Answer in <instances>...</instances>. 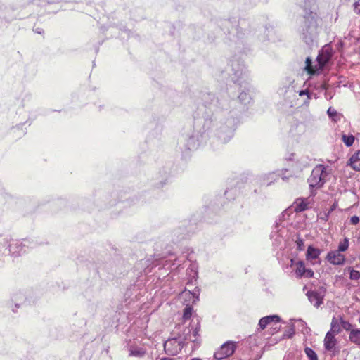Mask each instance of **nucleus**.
Here are the masks:
<instances>
[{
    "mask_svg": "<svg viewBox=\"0 0 360 360\" xmlns=\"http://www.w3.org/2000/svg\"><path fill=\"white\" fill-rule=\"evenodd\" d=\"M231 102L225 99L215 101L213 94L203 93L194 115L195 124H202V133L213 131L221 142H228L233 136L236 119L231 117L224 123L218 109L225 115L229 112Z\"/></svg>",
    "mask_w": 360,
    "mask_h": 360,
    "instance_id": "obj_1",
    "label": "nucleus"
},
{
    "mask_svg": "<svg viewBox=\"0 0 360 360\" xmlns=\"http://www.w3.org/2000/svg\"><path fill=\"white\" fill-rule=\"evenodd\" d=\"M304 13L298 20V32L308 45L312 44L319 34V18L316 13V0H304Z\"/></svg>",
    "mask_w": 360,
    "mask_h": 360,
    "instance_id": "obj_2",
    "label": "nucleus"
},
{
    "mask_svg": "<svg viewBox=\"0 0 360 360\" xmlns=\"http://www.w3.org/2000/svg\"><path fill=\"white\" fill-rule=\"evenodd\" d=\"M309 202L310 200L309 198H297L293 202L291 207L286 209L281 213L278 219L276 221L270 235L271 239L276 245H280L284 239V235L286 232L285 225L288 224V222L285 221L290 219V216L293 214V211L301 212L307 210Z\"/></svg>",
    "mask_w": 360,
    "mask_h": 360,
    "instance_id": "obj_3",
    "label": "nucleus"
},
{
    "mask_svg": "<svg viewBox=\"0 0 360 360\" xmlns=\"http://www.w3.org/2000/svg\"><path fill=\"white\" fill-rule=\"evenodd\" d=\"M226 72L234 84H238L240 87L244 84L245 90L240 93L238 99L244 105L250 103L251 97L248 88V75L243 63L238 58H233L227 65Z\"/></svg>",
    "mask_w": 360,
    "mask_h": 360,
    "instance_id": "obj_4",
    "label": "nucleus"
},
{
    "mask_svg": "<svg viewBox=\"0 0 360 360\" xmlns=\"http://www.w3.org/2000/svg\"><path fill=\"white\" fill-rule=\"evenodd\" d=\"M334 53L335 51L330 43L324 45L319 51L314 61L310 57L306 58L304 70L310 75L320 74L330 65Z\"/></svg>",
    "mask_w": 360,
    "mask_h": 360,
    "instance_id": "obj_5",
    "label": "nucleus"
},
{
    "mask_svg": "<svg viewBox=\"0 0 360 360\" xmlns=\"http://www.w3.org/2000/svg\"><path fill=\"white\" fill-rule=\"evenodd\" d=\"M332 176L333 172L330 167L323 165H316L307 179L311 196H314L316 193L315 190L321 188Z\"/></svg>",
    "mask_w": 360,
    "mask_h": 360,
    "instance_id": "obj_6",
    "label": "nucleus"
},
{
    "mask_svg": "<svg viewBox=\"0 0 360 360\" xmlns=\"http://www.w3.org/2000/svg\"><path fill=\"white\" fill-rule=\"evenodd\" d=\"M200 323L198 321L196 323H193L188 327L183 324H178L173 330L172 335L178 338L184 344H185V341L187 340L198 344L200 343Z\"/></svg>",
    "mask_w": 360,
    "mask_h": 360,
    "instance_id": "obj_7",
    "label": "nucleus"
},
{
    "mask_svg": "<svg viewBox=\"0 0 360 360\" xmlns=\"http://www.w3.org/2000/svg\"><path fill=\"white\" fill-rule=\"evenodd\" d=\"M36 244L29 239H23L22 241L12 240L9 242L7 247L1 250V255H10L11 257H18L25 253L28 248H33Z\"/></svg>",
    "mask_w": 360,
    "mask_h": 360,
    "instance_id": "obj_8",
    "label": "nucleus"
},
{
    "mask_svg": "<svg viewBox=\"0 0 360 360\" xmlns=\"http://www.w3.org/2000/svg\"><path fill=\"white\" fill-rule=\"evenodd\" d=\"M200 141L199 139V132L192 131L191 132L183 134L179 139V148L184 155H188L191 151L195 150Z\"/></svg>",
    "mask_w": 360,
    "mask_h": 360,
    "instance_id": "obj_9",
    "label": "nucleus"
},
{
    "mask_svg": "<svg viewBox=\"0 0 360 360\" xmlns=\"http://www.w3.org/2000/svg\"><path fill=\"white\" fill-rule=\"evenodd\" d=\"M184 345L185 344L181 340L172 335L171 338L165 342L164 350L168 355L176 356L181 351Z\"/></svg>",
    "mask_w": 360,
    "mask_h": 360,
    "instance_id": "obj_10",
    "label": "nucleus"
},
{
    "mask_svg": "<svg viewBox=\"0 0 360 360\" xmlns=\"http://www.w3.org/2000/svg\"><path fill=\"white\" fill-rule=\"evenodd\" d=\"M307 125L302 122H297L291 124L289 135L296 142L302 141L306 136Z\"/></svg>",
    "mask_w": 360,
    "mask_h": 360,
    "instance_id": "obj_11",
    "label": "nucleus"
},
{
    "mask_svg": "<svg viewBox=\"0 0 360 360\" xmlns=\"http://www.w3.org/2000/svg\"><path fill=\"white\" fill-rule=\"evenodd\" d=\"M236 344L233 341L224 343L214 354L216 360H222L231 356L236 350Z\"/></svg>",
    "mask_w": 360,
    "mask_h": 360,
    "instance_id": "obj_12",
    "label": "nucleus"
},
{
    "mask_svg": "<svg viewBox=\"0 0 360 360\" xmlns=\"http://www.w3.org/2000/svg\"><path fill=\"white\" fill-rule=\"evenodd\" d=\"M338 324V320L333 316L331 322V329L328 331L324 339V347L328 351L332 350L336 345V339L335 338V327Z\"/></svg>",
    "mask_w": 360,
    "mask_h": 360,
    "instance_id": "obj_13",
    "label": "nucleus"
},
{
    "mask_svg": "<svg viewBox=\"0 0 360 360\" xmlns=\"http://www.w3.org/2000/svg\"><path fill=\"white\" fill-rule=\"evenodd\" d=\"M25 299V295L22 292L18 291L13 292L11 297L9 307L13 312H15L16 311L14 308H13V305L14 304L15 308H19L20 305L24 303Z\"/></svg>",
    "mask_w": 360,
    "mask_h": 360,
    "instance_id": "obj_14",
    "label": "nucleus"
},
{
    "mask_svg": "<svg viewBox=\"0 0 360 360\" xmlns=\"http://www.w3.org/2000/svg\"><path fill=\"white\" fill-rule=\"evenodd\" d=\"M129 356L135 358H143L146 354V349L143 347H141L134 344L127 346Z\"/></svg>",
    "mask_w": 360,
    "mask_h": 360,
    "instance_id": "obj_15",
    "label": "nucleus"
},
{
    "mask_svg": "<svg viewBox=\"0 0 360 360\" xmlns=\"http://www.w3.org/2000/svg\"><path fill=\"white\" fill-rule=\"evenodd\" d=\"M281 319L278 315H269L260 319L258 326L260 330H264L271 323H279Z\"/></svg>",
    "mask_w": 360,
    "mask_h": 360,
    "instance_id": "obj_16",
    "label": "nucleus"
},
{
    "mask_svg": "<svg viewBox=\"0 0 360 360\" xmlns=\"http://www.w3.org/2000/svg\"><path fill=\"white\" fill-rule=\"evenodd\" d=\"M356 172L360 171V150L355 152L349 159L347 164Z\"/></svg>",
    "mask_w": 360,
    "mask_h": 360,
    "instance_id": "obj_17",
    "label": "nucleus"
},
{
    "mask_svg": "<svg viewBox=\"0 0 360 360\" xmlns=\"http://www.w3.org/2000/svg\"><path fill=\"white\" fill-rule=\"evenodd\" d=\"M151 264V260L149 259H141L135 266V268L140 274L143 272L145 274H148L151 272V269L149 268Z\"/></svg>",
    "mask_w": 360,
    "mask_h": 360,
    "instance_id": "obj_18",
    "label": "nucleus"
},
{
    "mask_svg": "<svg viewBox=\"0 0 360 360\" xmlns=\"http://www.w3.org/2000/svg\"><path fill=\"white\" fill-rule=\"evenodd\" d=\"M307 297L314 307H318L322 303V297L321 295L316 291H309L307 292Z\"/></svg>",
    "mask_w": 360,
    "mask_h": 360,
    "instance_id": "obj_19",
    "label": "nucleus"
},
{
    "mask_svg": "<svg viewBox=\"0 0 360 360\" xmlns=\"http://www.w3.org/2000/svg\"><path fill=\"white\" fill-rule=\"evenodd\" d=\"M200 289L195 288L192 292L190 290H184L182 292V296L188 297L193 304L196 303L199 300Z\"/></svg>",
    "mask_w": 360,
    "mask_h": 360,
    "instance_id": "obj_20",
    "label": "nucleus"
},
{
    "mask_svg": "<svg viewBox=\"0 0 360 360\" xmlns=\"http://www.w3.org/2000/svg\"><path fill=\"white\" fill-rule=\"evenodd\" d=\"M321 253V250L320 249L316 248L312 245H309L307 248L306 258L308 261L318 259L319 255Z\"/></svg>",
    "mask_w": 360,
    "mask_h": 360,
    "instance_id": "obj_21",
    "label": "nucleus"
},
{
    "mask_svg": "<svg viewBox=\"0 0 360 360\" xmlns=\"http://www.w3.org/2000/svg\"><path fill=\"white\" fill-rule=\"evenodd\" d=\"M349 338L352 343L360 345V329L352 330L349 334Z\"/></svg>",
    "mask_w": 360,
    "mask_h": 360,
    "instance_id": "obj_22",
    "label": "nucleus"
},
{
    "mask_svg": "<svg viewBox=\"0 0 360 360\" xmlns=\"http://www.w3.org/2000/svg\"><path fill=\"white\" fill-rule=\"evenodd\" d=\"M326 262L333 265L338 264V250L330 251L326 257Z\"/></svg>",
    "mask_w": 360,
    "mask_h": 360,
    "instance_id": "obj_23",
    "label": "nucleus"
},
{
    "mask_svg": "<svg viewBox=\"0 0 360 360\" xmlns=\"http://www.w3.org/2000/svg\"><path fill=\"white\" fill-rule=\"evenodd\" d=\"M305 265L304 262L302 260L298 261L296 263V269H295V274L297 277L301 278L303 277L305 271Z\"/></svg>",
    "mask_w": 360,
    "mask_h": 360,
    "instance_id": "obj_24",
    "label": "nucleus"
},
{
    "mask_svg": "<svg viewBox=\"0 0 360 360\" xmlns=\"http://www.w3.org/2000/svg\"><path fill=\"white\" fill-rule=\"evenodd\" d=\"M292 321L297 322L299 323V326L302 327L301 332L303 334H309L311 332V329L307 326L306 322L302 319H290V321Z\"/></svg>",
    "mask_w": 360,
    "mask_h": 360,
    "instance_id": "obj_25",
    "label": "nucleus"
},
{
    "mask_svg": "<svg viewBox=\"0 0 360 360\" xmlns=\"http://www.w3.org/2000/svg\"><path fill=\"white\" fill-rule=\"evenodd\" d=\"M187 274L192 278L196 279L198 276V266L195 263L191 264L190 266L187 269Z\"/></svg>",
    "mask_w": 360,
    "mask_h": 360,
    "instance_id": "obj_26",
    "label": "nucleus"
},
{
    "mask_svg": "<svg viewBox=\"0 0 360 360\" xmlns=\"http://www.w3.org/2000/svg\"><path fill=\"white\" fill-rule=\"evenodd\" d=\"M354 139H355V137L352 134H350V135L342 134V140L347 147L352 146L354 142Z\"/></svg>",
    "mask_w": 360,
    "mask_h": 360,
    "instance_id": "obj_27",
    "label": "nucleus"
},
{
    "mask_svg": "<svg viewBox=\"0 0 360 360\" xmlns=\"http://www.w3.org/2000/svg\"><path fill=\"white\" fill-rule=\"evenodd\" d=\"M296 244V249L297 251H302L304 250V239L300 237L299 234L295 236V239H293Z\"/></svg>",
    "mask_w": 360,
    "mask_h": 360,
    "instance_id": "obj_28",
    "label": "nucleus"
},
{
    "mask_svg": "<svg viewBox=\"0 0 360 360\" xmlns=\"http://www.w3.org/2000/svg\"><path fill=\"white\" fill-rule=\"evenodd\" d=\"M341 327L345 330L351 332L352 330H354L352 325L348 321L342 320V318H339V328Z\"/></svg>",
    "mask_w": 360,
    "mask_h": 360,
    "instance_id": "obj_29",
    "label": "nucleus"
},
{
    "mask_svg": "<svg viewBox=\"0 0 360 360\" xmlns=\"http://www.w3.org/2000/svg\"><path fill=\"white\" fill-rule=\"evenodd\" d=\"M304 352L309 358V360H318L316 352L311 348L306 347L304 349Z\"/></svg>",
    "mask_w": 360,
    "mask_h": 360,
    "instance_id": "obj_30",
    "label": "nucleus"
},
{
    "mask_svg": "<svg viewBox=\"0 0 360 360\" xmlns=\"http://www.w3.org/2000/svg\"><path fill=\"white\" fill-rule=\"evenodd\" d=\"M265 32H267L266 35L262 37L259 39L262 41H265L266 40H270L272 34L274 33L273 27H265Z\"/></svg>",
    "mask_w": 360,
    "mask_h": 360,
    "instance_id": "obj_31",
    "label": "nucleus"
},
{
    "mask_svg": "<svg viewBox=\"0 0 360 360\" xmlns=\"http://www.w3.org/2000/svg\"><path fill=\"white\" fill-rule=\"evenodd\" d=\"M192 311H193L192 307L188 306L187 304L186 307L184 309L183 319L184 320L189 319L192 316Z\"/></svg>",
    "mask_w": 360,
    "mask_h": 360,
    "instance_id": "obj_32",
    "label": "nucleus"
},
{
    "mask_svg": "<svg viewBox=\"0 0 360 360\" xmlns=\"http://www.w3.org/2000/svg\"><path fill=\"white\" fill-rule=\"evenodd\" d=\"M349 278L352 280H358L360 278V272L356 270L349 268Z\"/></svg>",
    "mask_w": 360,
    "mask_h": 360,
    "instance_id": "obj_33",
    "label": "nucleus"
},
{
    "mask_svg": "<svg viewBox=\"0 0 360 360\" xmlns=\"http://www.w3.org/2000/svg\"><path fill=\"white\" fill-rule=\"evenodd\" d=\"M327 113L332 120L334 122L337 121L338 112L335 108L330 107L327 110Z\"/></svg>",
    "mask_w": 360,
    "mask_h": 360,
    "instance_id": "obj_34",
    "label": "nucleus"
},
{
    "mask_svg": "<svg viewBox=\"0 0 360 360\" xmlns=\"http://www.w3.org/2000/svg\"><path fill=\"white\" fill-rule=\"evenodd\" d=\"M295 333V326L292 324L288 330H286L283 334L285 338H292Z\"/></svg>",
    "mask_w": 360,
    "mask_h": 360,
    "instance_id": "obj_35",
    "label": "nucleus"
},
{
    "mask_svg": "<svg viewBox=\"0 0 360 360\" xmlns=\"http://www.w3.org/2000/svg\"><path fill=\"white\" fill-rule=\"evenodd\" d=\"M349 246L348 238H345L343 242L339 243V252L345 251Z\"/></svg>",
    "mask_w": 360,
    "mask_h": 360,
    "instance_id": "obj_36",
    "label": "nucleus"
},
{
    "mask_svg": "<svg viewBox=\"0 0 360 360\" xmlns=\"http://www.w3.org/2000/svg\"><path fill=\"white\" fill-rule=\"evenodd\" d=\"M353 6L354 12L360 15V0L354 2Z\"/></svg>",
    "mask_w": 360,
    "mask_h": 360,
    "instance_id": "obj_37",
    "label": "nucleus"
},
{
    "mask_svg": "<svg viewBox=\"0 0 360 360\" xmlns=\"http://www.w3.org/2000/svg\"><path fill=\"white\" fill-rule=\"evenodd\" d=\"M314 276V271L310 269H305L304 274L303 277L311 278Z\"/></svg>",
    "mask_w": 360,
    "mask_h": 360,
    "instance_id": "obj_38",
    "label": "nucleus"
},
{
    "mask_svg": "<svg viewBox=\"0 0 360 360\" xmlns=\"http://www.w3.org/2000/svg\"><path fill=\"white\" fill-rule=\"evenodd\" d=\"M350 222L352 224L356 225L359 222V218L357 216H353L350 218Z\"/></svg>",
    "mask_w": 360,
    "mask_h": 360,
    "instance_id": "obj_39",
    "label": "nucleus"
},
{
    "mask_svg": "<svg viewBox=\"0 0 360 360\" xmlns=\"http://www.w3.org/2000/svg\"><path fill=\"white\" fill-rule=\"evenodd\" d=\"M309 91L308 90H301L299 91V95L300 96H302L304 95H307V96L309 97Z\"/></svg>",
    "mask_w": 360,
    "mask_h": 360,
    "instance_id": "obj_40",
    "label": "nucleus"
},
{
    "mask_svg": "<svg viewBox=\"0 0 360 360\" xmlns=\"http://www.w3.org/2000/svg\"><path fill=\"white\" fill-rule=\"evenodd\" d=\"M344 262H345L344 256L339 253V262H338L339 265L342 264Z\"/></svg>",
    "mask_w": 360,
    "mask_h": 360,
    "instance_id": "obj_41",
    "label": "nucleus"
},
{
    "mask_svg": "<svg viewBox=\"0 0 360 360\" xmlns=\"http://www.w3.org/2000/svg\"><path fill=\"white\" fill-rule=\"evenodd\" d=\"M34 32H35L36 33L41 34V33L42 32V29H41V28H36V29L34 30Z\"/></svg>",
    "mask_w": 360,
    "mask_h": 360,
    "instance_id": "obj_42",
    "label": "nucleus"
},
{
    "mask_svg": "<svg viewBox=\"0 0 360 360\" xmlns=\"http://www.w3.org/2000/svg\"><path fill=\"white\" fill-rule=\"evenodd\" d=\"M335 205H336V203L334 202L333 205H332L331 208L330 209L329 212H328V214H330V212L333 210H334L335 207Z\"/></svg>",
    "mask_w": 360,
    "mask_h": 360,
    "instance_id": "obj_43",
    "label": "nucleus"
},
{
    "mask_svg": "<svg viewBox=\"0 0 360 360\" xmlns=\"http://www.w3.org/2000/svg\"><path fill=\"white\" fill-rule=\"evenodd\" d=\"M160 360H174V359L172 358H169V357H162Z\"/></svg>",
    "mask_w": 360,
    "mask_h": 360,
    "instance_id": "obj_44",
    "label": "nucleus"
},
{
    "mask_svg": "<svg viewBox=\"0 0 360 360\" xmlns=\"http://www.w3.org/2000/svg\"><path fill=\"white\" fill-rule=\"evenodd\" d=\"M269 175L272 176V178L276 176L274 173L269 174Z\"/></svg>",
    "mask_w": 360,
    "mask_h": 360,
    "instance_id": "obj_45",
    "label": "nucleus"
},
{
    "mask_svg": "<svg viewBox=\"0 0 360 360\" xmlns=\"http://www.w3.org/2000/svg\"><path fill=\"white\" fill-rule=\"evenodd\" d=\"M166 181H167V179H165L163 182H161V186H163L164 184H166Z\"/></svg>",
    "mask_w": 360,
    "mask_h": 360,
    "instance_id": "obj_46",
    "label": "nucleus"
},
{
    "mask_svg": "<svg viewBox=\"0 0 360 360\" xmlns=\"http://www.w3.org/2000/svg\"><path fill=\"white\" fill-rule=\"evenodd\" d=\"M191 360H201L200 358H193Z\"/></svg>",
    "mask_w": 360,
    "mask_h": 360,
    "instance_id": "obj_47",
    "label": "nucleus"
},
{
    "mask_svg": "<svg viewBox=\"0 0 360 360\" xmlns=\"http://www.w3.org/2000/svg\"><path fill=\"white\" fill-rule=\"evenodd\" d=\"M338 46H339V47H340V46H342V42H341V41H339Z\"/></svg>",
    "mask_w": 360,
    "mask_h": 360,
    "instance_id": "obj_48",
    "label": "nucleus"
},
{
    "mask_svg": "<svg viewBox=\"0 0 360 360\" xmlns=\"http://www.w3.org/2000/svg\"><path fill=\"white\" fill-rule=\"evenodd\" d=\"M341 82H342L339 79V82H338L339 85L340 84Z\"/></svg>",
    "mask_w": 360,
    "mask_h": 360,
    "instance_id": "obj_49",
    "label": "nucleus"
},
{
    "mask_svg": "<svg viewBox=\"0 0 360 360\" xmlns=\"http://www.w3.org/2000/svg\"><path fill=\"white\" fill-rule=\"evenodd\" d=\"M271 182H272V181H270L269 183H268L267 184H268V185H270V184H271Z\"/></svg>",
    "mask_w": 360,
    "mask_h": 360,
    "instance_id": "obj_50",
    "label": "nucleus"
}]
</instances>
